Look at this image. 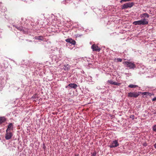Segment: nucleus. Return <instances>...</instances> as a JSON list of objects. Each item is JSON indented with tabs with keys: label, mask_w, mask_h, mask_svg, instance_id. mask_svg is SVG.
<instances>
[{
	"label": "nucleus",
	"mask_w": 156,
	"mask_h": 156,
	"mask_svg": "<svg viewBox=\"0 0 156 156\" xmlns=\"http://www.w3.org/2000/svg\"><path fill=\"white\" fill-rule=\"evenodd\" d=\"M139 95V92H129L128 94V96L129 97H133L136 98Z\"/></svg>",
	"instance_id": "nucleus-5"
},
{
	"label": "nucleus",
	"mask_w": 156,
	"mask_h": 156,
	"mask_svg": "<svg viewBox=\"0 0 156 156\" xmlns=\"http://www.w3.org/2000/svg\"><path fill=\"white\" fill-rule=\"evenodd\" d=\"M108 82L109 83L114 85L119 86L121 84V83L116 82H114L112 80H109Z\"/></svg>",
	"instance_id": "nucleus-10"
},
{
	"label": "nucleus",
	"mask_w": 156,
	"mask_h": 156,
	"mask_svg": "<svg viewBox=\"0 0 156 156\" xmlns=\"http://www.w3.org/2000/svg\"><path fill=\"white\" fill-rule=\"evenodd\" d=\"M6 132V134L5 136V139L7 140L10 139L12 136V133L11 132L9 131H7V132Z\"/></svg>",
	"instance_id": "nucleus-7"
},
{
	"label": "nucleus",
	"mask_w": 156,
	"mask_h": 156,
	"mask_svg": "<svg viewBox=\"0 0 156 156\" xmlns=\"http://www.w3.org/2000/svg\"><path fill=\"white\" fill-rule=\"evenodd\" d=\"M148 23V20L146 19H143L140 20L135 21L133 22V24L136 25H145L147 24Z\"/></svg>",
	"instance_id": "nucleus-1"
},
{
	"label": "nucleus",
	"mask_w": 156,
	"mask_h": 156,
	"mask_svg": "<svg viewBox=\"0 0 156 156\" xmlns=\"http://www.w3.org/2000/svg\"><path fill=\"white\" fill-rule=\"evenodd\" d=\"M140 16L141 18H145L146 17L148 18L149 17V15L147 13H145L141 15Z\"/></svg>",
	"instance_id": "nucleus-14"
},
{
	"label": "nucleus",
	"mask_w": 156,
	"mask_h": 156,
	"mask_svg": "<svg viewBox=\"0 0 156 156\" xmlns=\"http://www.w3.org/2000/svg\"><path fill=\"white\" fill-rule=\"evenodd\" d=\"M68 86L70 87L73 88L75 89H76L77 87V85L74 83H70Z\"/></svg>",
	"instance_id": "nucleus-12"
},
{
	"label": "nucleus",
	"mask_w": 156,
	"mask_h": 156,
	"mask_svg": "<svg viewBox=\"0 0 156 156\" xmlns=\"http://www.w3.org/2000/svg\"><path fill=\"white\" fill-rule=\"evenodd\" d=\"M128 87L131 88H135L138 87V86L136 85H133V84H130L128 86Z\"/></svg>",
	"instance_id": "nucleus-16"
},
{
	"label": "nucleus",
	"mask_w": 156,
	"mask_h": 156,
	"mask_svg": "<svg viewBox=\"0 0 156 156\" xmlns=\"http://www.w3.org/2000/svg\"><path fill=\"white\" fill-rule=\"evenodd\" d=\"M32 98H35V96H33L32 97Z\"/></svg>",
	"instance_id": "nucleus-24"
},
{
	"label": "nucleus",
	"mask_w": 156,
	"mask_h": 156,
	"mask_svg": "<svg viewBox=\"0 0 156 156\" xmlns=\"http://www.w3.org/2000/svg\"><path fill=\"white\" fill-rule=\"evenodd\" d=\"M153 101H156V97L154 98L152 100Z\"/></svg>",
	"instance_id": "nucleus-20"
},
{
	"label": "nucleus",
	"mask_w": 156,
	"mask_h": 156,
	"mask_svg": "<svg viewBox=\"0 0 156 156\" xmlns=\"http://www.w3.org/2000/svg\"><path fill=\"white\" fill-rule=\"evenodd\" d=\"M74 156H79V154H75Z\"/></svg>",
	"instance_id": "nucleus-23"
},
{
	"label": "nucleus",
	"mask_w": 156,
	"mask_h": 156,
	"mask_svg": "<svg viewBox=\"0 0 156 156\" xmlns=\"http://www.w3.org/2000/svg\"><path fill=\"white\" fill-rule=\"evenodd\" d=\"M61 69H64L65 70H68L70 68V66L68 64H66L64 65H60Z\"/></svg>",
	"instance_id": "nucleus-8"
},
{
	"label": "nucleus",
	"mask_w": 156,
	"mask_h": 156,
	"mask_svg": "<svg viewBox=\"0 0 156 156\" xmlns=\"http://www.w3.org/2000/svg\"><path fill=\"white\" fill-rule=\"evenodd\" d=\"M131 0H121L120 1V3H122L123 2H125L128 1H131Z\"/></svg>",
	"instance_id": "nucleus-17"
},
{
	"label": "nucleus",
	"mask_w": 156,
	"mask_h": 156,
	"mask_svg": "<svg viewBox=\"0 0 156 156\" xmlns=\"http://www.w3.org/2000/svg\"><path fill=\"white\" fill-rule=\"evenodd\" d=\"M66 42L69 43L73 45L76 44L75 41L73 40L72 38H68L66 40Z\"/></svg>",
	"instance_id": "nucleus-9"
},
{
	"label": "nucleus",
	"mask_w": 156,
	"mask_h": 156,
	"mask_svg": "<svg viewBox=\"0 0 156 156\" xmlns=\"http://www.w3.org/2000/svg\"><path fill=\"white\" fill-rule=\"evenodd\" d=\"M117 60L118 62H121L122 61V59L120 58H118L117 59Z\"/></svg>",
	"instance_id": "nucleus-19"
},
{
	"label": "nucleus",
	"mask_w": 156,
	"mask_h": 156,
	"mask_svg": "<svg viewBox=\"0 0 156 156\" xmlns=\"http://www.w3.org/2000/svg\"><path fill=\"white\" fill-rule=\"evenodd\" d=\"M154 62H156V58L155 59H154Z\"/></svg>",
	"instance_id": "nucleus-26"
},
{
	"label": "nucleus",
	"mask_w": 156,
	"mask_h": 156,
	"mask_svg": "<svg viewBox=\"0 0 156 156\" xmlns=\"http://www.w3.org/2000/svg\"><path fill=\"white\" fill-rule=\"evenodd\" d=\"M154 148H156V143L154 144Z\"/></svg>",
	"instance_id": "nucleus-22"
},
{
	"label": "nucleus",
	"mask_w": 156,
	"mask_h": 156,
	"mask_svg": "<svg viewBox=\"0 0 156 156\" xmlns=\"http://www.w3.org/2000/svg\"><path fill=\"white\" fill-rule=\"evenodd\" d=\"M13 27H16L18 30H20V31H22L23 30V28L22 27H17L15 25H13L12 26Z\"/></svg>",
	"instance_id": "nucleus-15"
},
{
	"label": "nucleus",
	"mask_w": 156,
	"mask_h": 156,
	"mask_svg": "<svg viewBox=\"0 0 156 156\" xmlns=\"http://www.w3.org/2000/svg\"><path fill=\"white\" fill-rule=\"evenodd\" d=\"M39 39V40H41V38H40V39Z\"/></svg>",
	"instance_id": "nucleus-27"
},
{
	"label": "nucleus",
	"mask_w": 156,
	"mask_h": 156,
	"mask_svg": "<svg viewBox=\"0 0 156 156\" xmlns=\"http://www.w3.org/2000/svg\"><path fill=\"white\" fill-rule=\"evenodd\" d=\"M123 63L127 67L129 68L130 69H134L136 67L134 62L125 61Z\"/></svg>",
	"instance_id": "nucleus-2"
},
{
	"label": "nucleus",
	"mask_w": 156,
	"mask_h": 156,
	"mask_svg": "<svg viewBox=\"0 0 156 156\" xmlns=\"http://www.w3.org/2000/svg\"><path fill=\"white\" fill-rule=\"evenodd\" d=\"M6 120V118L4 117H0V124L4 122Z\"/></svg>",
	"instance_id": "nucleus-13"
},
{
	"label": "nucleus",
	"mask_w": 156,
	"mask_h": 156,
	"mask_svg": "<svg viewBox=\"0 0 156 156\" xmlns=\"http://www.w3.org/2000/svg\"><path fill=\"white\" fill-rule=\"evenodd\" d=\"M134 5L133 2H129L124 4L122 5L121 8L122 9H126L128 8H131Z\"/></svg>",
	"instance_id": "nucleus-3"
},
{
	"label": "nucleus",
	"mask_w": 156,
	"mask_h": 156,
	"mask_svg": "<svg viewBox=\"0 0 156 156\" xmlns=\"http://www.w3.org/2000/svg\"><path fill=\"white\" fill-rule=\"evenodd\" d=\"M13 125L12 123H9V125L8 126V127L7 129L6 132H7V131H9L11 129H13Z\"/></svg>",
	"instance_id": "nucleus-11"
},
{
	"label": "nucleus",
	"mask_w": 156,
	"mask_h": 156,
	"mask_svg": "<svg viewBox=\"0 0 156 156\" xmlns=\"http://www.w3.org/2000/svg\"><path fill=\"white\" fill-rule=\"evenodd\" d=\"M146 92H145V93H144V95H146Z\"/></svg>",
	"instance_id": "nucleus-25"
},
{
	"label": "nucleus",
	"mask_w": 156,
	"mask_h": 156,
	"mask_svg": "<svg viewBox=\"0 0 156 156\" xmlns=\"http://www.w3.org/2000/svg\"><path fill=\"white\" fill-rule=\"evenodd\" d=\"M91 48L92 49L93 51H99L101 50L100 48L95 44L92 45Z\"/></svg>",
	"instance_id": "nucleus-6"
},
{
	"label": "nucleus",
	"mask_w": 156,
	"mask_h": 156,
	"mask_svg": "<svg viewBox=\"0 0 156 156\" xmlns=\"http://www.w3.org/2000/svg\"><path fill=\"white\" fill-rule=\"evenodd\" d=\"M96 155V153H94L93 154L92 156H95Z\"/></svg>",
	"instance_id": "nucleus-21"
},
{
	"label": "nucleus",
	"mask_w": 156,
	"mask_h": 156,
	"mask_svg": "<svg viewBox=\"0 0 156 156\" xmlns=\"http://www.w3.org/2000/svg\"><path fill=\"white\" fill-rule=\"evenodd\" d=\"M119 146V144L118 143V140H115L112 141L109 147L110 148L116 147Z\"/></svg>",
	"instance_id": "nucleus-4"
},
{
	"label": "nucleus",
	"mask_w": 156,
	"mask_h": 156,
	"mask_svg": "<svg viewBox=\"0 0 156 156\" xmlns=\"http://www.w3.org/2000/svg\"><path fill=\"white\" fill-rule=\"evenodd\" d=\"M153 129L154 131L155 132H156V125H154L153 127Z\"/></svg>",
	"instance_id": "nucleus-18"
}]
</instances>
